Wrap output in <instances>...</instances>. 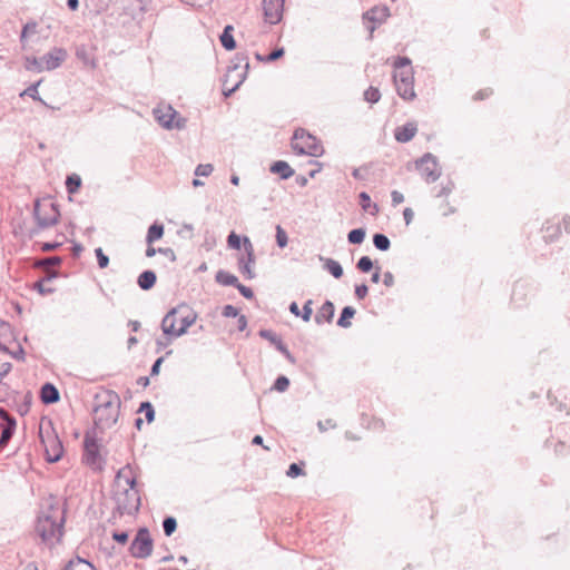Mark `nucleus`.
Instances as JSON below:
<instances>
[{
	"label": "nucleus",
	"mask_w": 570,
	"mask_h": 570,
	"mask_svg": "<svg viewBox=\"0 0 570 570\" xmlns=\"http://www.w3.org/2000/svg\"><path fill=\"white\" fill-rule=\"evenodd\" d=\"M389 16H390V10L387 7H375L371 10H368L364 14V18L372 22L382 23L383 21L386 20V18Z\"/></svg>",
	"instance_id": "412c9836"
},
{
	"label": "nucleus",
	"mask_w": 570,
	"mask_h": 570,
	"mask_svg": "<svg viewBox=\"0 0 570 570\" xmlns=\"http://www.w3.org/2000/svg\"><path fill=\"white\" fill-rule=\"evenodd\" d=\"M381 92L375 87H370L364 91V99L370 104H375L380 100Z\"/></svg>",
	"instance_id": "c9c22d12"
},
{
	"label": "nucleus",
	"mask_w": 570,
	"mask_h": 570,
	"mask_svg": "<svg viewBox=\"0 0 570 570\" xmlns=\"http://www.w3.org/2000/svg\"><path fill=\"white\" fill-rule=\"evenodd\" d=\"M276 243L281 248H284L288 243L287 233L281 225L276 226Z\"/></svg>",
	"instance_id": "58836bf2"
},
{
	"label": "nucleus",
	"mask_w": 570,
	"mask_h": 570,
	"mask_svg": "<svg viewBox=\"0 0 570 570\" xmlns=\"http://www.w3.org/2000/svg\"><path fill=\"white\" fill-rule=\"evenodd\" d=\"M522 289L523 285H515L512 293V301L515 305H520V301L522 299Z\"/></svg>",
	"instance_id": "5fc2aeb1"
},
{
	"label": "nucleus",
	"mask_w": 570,
	"mask_h": 570,
	"mask_svg": "<svg viewBox=\"0 0 570 570\" xmlns=\"http://www.w3.org/2000/svg\"><path fill=\"white\" fill-rule=\"evenodd\" d=\"M67 58V51L62 48H53L42 56L46 70L58 68Z\"/></svg>",
	"instance_id": "dca6fc26"
},
{
	"label": "nucleus",
	"mask_w": 570,
	"mask_h": 570,
	"mask_svg": "<svg viewBox=\"0 0 570 570\" xmlns=\"http://www.w3.org/2000/svg\"><path fill=\"white\" fill-rule=\"evenodd\" d=\"M138 411L145 413L146 420L149 423L155 420V410L150 402H142Z\"/></svg>",
	"instance_id": "e433bc0d"
},
{
	"label": "nucleus",
	"mask_w": 570,
	"mask_h": 570,
	"mask_svg": "<svg viewBox=\"0 0 570 570\" xmlns=\"http://www.w3.org/2000/svg\"><path fill=\"white\" fill-rule=\"evenodd\" d=\"M127 472H130L128 466L118 471L116 475L117 488L136 490V479L127 474Z\"/></svg>",
	"instance_id": "6ab92c4d"
},
{
	"label": "nucleus",
	"mask_w": 570,
	"mask_h": 570,
	"mask_svg": "<svg viewBox=\"0 0 570 570\" xmlns=\"http://www.w3.org/2000/svg\"><path fill=\"white\" fill-rule=\"evenodd\" d=\"M0 419L3 421L0 435V448H4L14 434L17 421L2 407H0Z\"/></svg>",
	"instance_id": "4468645a"
},
{
	"label": "nucleus",
	"mask_w": 570,
	"mask_h": 570,
	"mask_svg": "<svg viewBox=\"0 0 570 570\" xmlns=\"http://www.w3.org/2000/svg\"><path fill=\"white\" fill-rule=\"evenodd\" d=\"M65 517L59 504L50 503L47 510H42L38 517L36 531L41 540L52 546L62 537Z\"/></svg>",
	"instance_id": "f257e3e1"
},
{
	"label": "nucleus",
	"mask_w": 570,
	"mask_h": 570,
	"mask_svg": "<svg viewBox=\"0 0 570 570\" xmlns=\"http://www.w3.org/2000/svg\"><path fill=\"white\" fill-rule=\"evenodd\" d=\"M410 66H411V60L407 57H397L393 62V67L396 69V71L411 68Z\"/></svg>",
	"instance_id": "79ce46f5"
},
{
	"label": "nucleus",
	"mask_w": 570,
	"mask_h": 570,
	"mask_svg": "<svg viewBox=\"0 0 570 570\" xmlns=\"http://www.w3.org/2000/svg\"><path fill=\"white\" fill-rule=\"evenodd\" d=\"M80 186H81V178L78 175L72 174L67 177L66 187H67L68 193L73 194V193L78 191Z\"/></svg>",
	"instance_id": "72a5a7b5"
},
{
	"label": "nucleus",
	"mask_w": 570,
	"mask_h": 570,
	"mask_svg": "<svg viewBox=\"0 0 570 570\" xmlns=\"http://www.w3.org/2000/svg\"><path fill=\"white\" fill-rule=\"evenodd\" d=\"M163 529L167 537L171 535L177 529V521L173 517H166L163 521Z\"/></svg>",
	"instance_id": "f704fd0d"
},
{
	"label": "nucleus",
	"mask_w": 570,
	"mask_h": 570,
	"mask_svg": "<svg viewBox=\"0 0 570 570\" xmlns=\"http://www.w3.org/2000/svg\"><path fill=\"white\" fill-rule=\"evenodd\" d=\"M116 510L120 515H134L140 507V497L137 490L118 489L115 493Z\"/></svg>",
	"instance_id": "39448f33"
},
{
	"label": "nucleus",
	"mask_w": 570,
	"mask_h": 570,
	"mask_svg": "<svg viewBox=\"0 0 570 570\" xmlns=\"http://www.w3.org/2000/svg\"><path fill=\"white\" fill-rule=\"evenodd\" d=\"M292 148L298 155H309L314 157L321 156L324 151L317 138L303 128H298L294 131Z\"/></svg>",
	"instance_id": "20e7f679"
},
{
	"label": "nucleus",
	"mask_w": 570,
	"mask_h": 570,
	"mask_svg": "<svg viewBox=\"0 0 570 570\" xmlns=\"http://www.w3.org/2000/svg\"><path fill=\"white\" fill-rule=\"evenodd\" d=\"M415 167L429 184L436 181L442 174L438 158L431 153H426L417 159Z\"/></svg>",
	"instance_id": "1a4fd4ad"
},
{
	"label": "nucleus",
	"mask_w": 570,
	"mask_h": 570,
	"mask_svg": "<svg viewBox=\"0 0 570 570\" xmlns=\"http://www.w3.org/2000/svg\"><path fill=\"white\" fill-rule=\"evenodd\" d=\"M156 279H157V276H156L155 272L147 269V271H144L138 276L137 284L141 289L148 291L154 287Z\"/></svg>",
	"instance_id": "4be33fe9"
},
{
	"label": "nucleus",
	"mask_w": 570,
	"mask_h": 570,
	"mask_svg": "<svg viewBox=\"0 0 570 570\" xmlns=\"http://www.w3.org/2000/svg\"><path fill=\"white\" fill-rule=\"evenodd\" d=\"M40 399L45 404H53L59 401L60 394L53 384L45 383L40 390Z\"/></svg>",
	"instance_id": "a211bd4d"
},
{
	"label": "nucleus",
	"mask_w": 570,
	"mask_h": 570,
	"mask_svg": "<svg viewBox=\"0 0 570 570\" xmlns=\"http://www.w3.org/2000/svg\"><path fill=\"white\" fill-rule=\"evenodd\" d=\"M335 307L331 301L323 303L317 314L315 315L316 324L321 325L323 322L331 323L334 317Z\"/></svg>",
	"instance_id": "aec40b11"
},
{
	"label": "nucleus",
	"mask_w": 570,
	"mask_h": 570,
	"mask_svg": "<svg viewBox=\"0 0 570 570\" xmlns=\"http://www.w3.org/2000/svg\"><path fill=\"white\" fill-rule=\"evenodd\" d=\"M277 351H279L289 362L294 363V357L288 351L287 346L281 341H278L275 345Z\"/></svg>",
	"instance_id": "de8ad7c7"
},
{
	"label": "nucleus",
	"mask_w": 570,
	"mask_h": 570,
	"mask_svg": "<svg viewBox=\"0 0 570 570\" xmlns=\"http://www.w3.org/2000/svg\"><path fill=\"white\" fill-rule=\"evenodd\" d=\"M285 0H263L265 21L271 24L278 23L283 18Z\"/></svg>",
	"instance_id": "f8f14e48"
},
{
	"label": "nucleus",
	"mask_w": 570,
	"mask_h": 570,
	"mask_svg": "<svg viewBox=\"0 0 570 570\" xmlns=\"http://www.w3.org/2000/svg\"><path fill=\"white\" fill-rule=\"evenodd\" d=\"M368 293V287L367 285L365 284H360V285H356L355 286V296L358 298V299H363L366 297Z\"/></svg>",
	"instance_id": "6e6d98bb"
},
{
	"label": "nucleus",
	"mask_w": 570,
	"mask_h": 570,
	"mask_svg": "<svg viewBox=\"0 0 570 570\" xmlns=\"http://www.w3.org/2000/svg\"><path fill=\"white\" fill-rule=\"evenodd\" d=\"M45 282L41 279L37 283H35L33 285V288L40 294V295H48V294H51L53 293V288L52 287H47L45 286L43 284Z\"/></svg>",
	"instance_id": "3c124183"
},
{
	"label": "nucleus",
	"mask_w": 570,
	"mask_h": 570,
	"mask_svg": "<svg viewBox=\"0 0 570 570\" xmlns=\"http://www.w3.org/2000/svg\"><path fill=\"white\" fill-rule=\"evenodd\" d=\"M383 284L387 287H391L394 285V276L391 272H385L383 277Z\"/></svg>",
	"instance_id": "774afa93"
},
{
	"label": "nucleus",
	"mask_w": 570,
	"mask_h": 570,
	"mask_svg": "<svg viewBox=\"0 0 570 570\" xmlns=\"http://www.w3.org/2000/svg\"><path fill=\"white\" fill-rule=\"evenodd\" d=\"M33 215L40 228H48L58 223L60 213L55 203L49 200H36Z\"/></svg>",
	"instance_id": "0eeeda50"
},
{
	"label": "nucleus",
	"mask_w": 570,
	"mask_h": 570,
	"mask_svg": "<svg viewBox=\"0 0 570 570\" xmlns=\"http://www.w3.org/2000/svg\"><path fill=\"white\" fill-rule=\"evenodd\" d=\"M271 171L273 174L279 175L282 179H288L294 175V170L291 166L284 160H277L271 166Z\"/></svg>",
	"instance_id": "5701e85b"
},
{
	"label": "nucleus",
	"mask_w": 570,
	"mask_h": 570,
	"mask_svg": "<svg viewBox=\"0 0 570 570\" xmlns=\"http://www.w3.org/2000/svg\"><path fill=\"white\" fill-rule=\"evenodd\" d=\"M164 362V357H158L151 366L150 375H157L160 371V365Z\"/></svg>",
	"instance_id": "69168bd1"
},
{
	"label": "nucleus",
	"mask_w": 570,
	"mask_h": 570,
	"mask_svg": "<svg viewBox=\"0 0 570 570\" xmlns=\"http://www.w3.org/2000/svg\"><path fill=\"white\" fill-rule=\"evenodd\" d=\"M153 552V540L147 528L138 530L130 544V553L135 558L145 559Z\"/></svg>",
	"instance_id": "9d476101"
},
{
	"label": "nucleus",
	"mask_w": 570,
	"mask_h": 570,
	"mask_svg": "<svg viewBox=\"0 0 570 570\" xmlns=\"http://www.w3.org/2000/svg\"><path fill=\"white\" fill-rule=\"evenodd\" d=\"M416 132L417 126L415 122L411 121L397 127L394 131V138L399 142H407L413 139Z\"/></svg>",
	"instance_id": "f3484780"
},
{
	"label": "nucleus",
	"mask_w": 570,
	"mask_h": 570,
	"mask_svg": "<svg viewBox=\"0 0 570 570\" xmlns=\"http://www.w3.org/2000/svg\"><path fill=\"white\" fill-rule=\"evenodd\" d=\"M365 235L366 232L364 228H355L347 234V240L351 244L360 245L364 242Z\"/></svg>",
	"instance_id": "2f4dec72"
},
{
	"label": "nucleus",
	"mask_w": 570,
	"mask_h": 570,
	"mask_svg": "<svg viewBox=\"0 0 570 570\" xmlns=\"http://www.w3.org/2000/svg\"><path fill=\"white\" fill-rule=\"evenodd\" d=\"M373 262L368 256H362L356 263L357 269L361 271L362 273L370 272L373 268Z\"/></svg>",
	"instance_id": "4c0bfd02"
},
{
	"label": "nucleus",
	"mask_w": 570,
	"mask_h": 570,
	"mask_svg": "<svg viewBox=\"0 0 570 570\" xmlns=\"http://www.w3.org/2000/svg\"><path fill=\"white\" fill-rule=\"evenodd\" d=\"M26 68L30 71H37V72H41V71L46 70L42 57L27 58Z\"/></svg>",
	"instance_id": "473e14b6"
},
{
	"label": "nucleus",
	"mask_w": 570,
	"mask_h": 570,
	"mask_svg": "<svg viewBox=\"0 0 570 570\" xmlns=\"http://www.w3.org/2000/svg\"><path fill=\"white\" fill-rule=\"evenodd\" d=\"M95 254L97 257V263L100 268H106L109 264V257L104 253V250L98 247L95 249Z\"/></svg>",
	"instance_id": "37998d69"
},
{
	"label": "nucleus",
	"mask_w": 570,
	"mask_h": 570,
	"mask_svg": "<svg viewBox=\"0 0 570 570\" xmlns=\"http://www.w3.org/2000/svg\"><path fill=\"white\" fill-rule=\"evenodd\" d=\"M284 48H277L275 49L274 51H272L268 57H267V61H275L277 59H279L281 57H283L284 55Z\"/></svg>",
	"instance_id": "680f3d73"
},
{
	"label": "nucleus",
	"mask_w": 570,
	"mask_h": 570,
	"mask_svg": "<svg viewBox=\"0 0 570 570\" xmlns=\"http://www.w3.org/2000/svg\"><path fill=\"white\" fill-rule=\"evenodd\" d=\"M360 199H361L362 208L364 210H366L371 203V198H370L368 194H366L365 191H362L360 194Z\"/></svg>",
	"instance_id": "0e129e2a"
},
{
	"label": "nucleus",
	"mask_w": 570,
	"mask_h": 570,
	"mask_svg": "<svg viewBox=\"0 0 570 570\" xmlns=\"http://www.w3.org/2000/svg\"><path fill=\"white\" fill-rule=\"evenodd\" d=\"M242 238L236 233L232 232L227 237V245L233 249H239L242 246Z\"/></svg>",
	"instance_id": "c03bdc74"
},
{
	"label": "nucleus",
	"mask_w": 570,
	"mask_h": 570,
	"mask_svg": "<svg viewBox=\"0 0 570 570\" xmlns=\"http://www.w3.org/2000/svg\"><path fill=\"white\" fill-rule=\"evenodd\" d=\"M302 315L301 317L303 318L304 322H308L311 320V316L313 314V309H312V301L308 299L304 306H303V311L301 312Z\"/></svg>",
	"instance_id": "8fccbe9b"
},
{
	"label": "nucleus",
	"mask_w": 570,
	"mask_h": 570,
	"mask_svg": "<svg viewBox=\"0 0 570 570\" xmlns=\"http://www.w3.org/2000/svg\"><path fill=\"white\" fill-rule=\"evenodd\" d=\"M413 217L414 213L411 208L407 207L403 210V218L406 225H410L412 223Z\"/></svg>",
	"instance_id": "338daca9"
},
{
	"label": "nucleus",
	"mask_w": 570,
	"mask_h": 570,
	"mask_svg": "<svg viewBox=\"0 0 570 570\" xmlns=\"http://www.w3.org/2000/svg\"><path fill=\"white\" fill-rule=\"evenodd\" d=\"M233 30V26L228 24L224 28L223 33L219 37L220 43L226 50H233L236 48Z\"/></svg>",
	"instance_id": "393cba45"
},
{
	"label": "nucleus",
	"mask_w": 570,
	"mask_h": 570,
	"mask_svg": "<svg viewBox=\"0 0 570 570\" xmlns=\"http://www.w3.org/2000/svg\"><path fill=\"white\" fill-rule=\"evenodd\" d=\"M164 235V225L159 223H154L149 226L147 236H146V243L148 245H151L156 240L160 239Z\"/></svg>",
	"instance_id": "bb28decb"
},
{
	"label": "nucleus",
	"mask_w": 570,
	"mask_h": 570,
	"mask_svg": "<svg viewBox=\"0 0 570 570\" xmlns=\"http://www.w3.org/2000/svg\"><path fill=\"white\" fill-rule=\"evenodd\" d=\"M249 68V63L246 62L245 63V69L244 71H242L240 73H238V80L232 86V87H225L224 90H223V95L225 97H230L238 88L239 86L243 83V81L245 80L246 78V72H247V69Z\"/></svg>",
	"instance_id": "7c9ffc66"
},
{
	"label": "nucleus",
	"mask_w": 570,
	"mask_h": 570,
	"mask_svg": "<svg viewBox=\"0 0 570 570\" xmlns=\"http://www.w3.org/2000/svg\"><path fill=\"white\" fill-rule=\"evenodd\" d=\"M45 444L46 455L48 462H57L61 459L63 446L57 435H49L47 440L42 439Z\"/></svg>",
	"instance_id": "2eb2a0df"
},
{
	"label": "nucleus",
	"mask_w": 570,
	"mask_h": 570,
	"mask_svg": "<svg viewBox=\"0 0 570 570\" xmlns=\"http://www.w3.org/2000/svg\"><path fill=\"white\" fill-rule=\"evenodd\" d=\"M355 313L356 311L354 307L345 306L341 312L340 318L337 320V325L342 328H348L352 325L350 320L354 317Z\"/></svg>",
	"instance_id": "c85d7f7f"
},
{
	"label": "nucleus",
	"mask_w": 570,
	"mask_h": 570,
	"mask_svg": "<svg viewBox=\"0 0 570 570\" xmlns=\"http://www.w3.org/2000/svg\"><path fill=\"white\" fill-rule=\"evenodd\" d=\"M317 428L321 432H325L327 431L328 429H334L336 428V423L332 420V419H327L325 421H318L317 422Z\"/></svg>",
	"instance_id": "603ef678"
},
{
	"label": "nucleus",
	"mask_w": 570,
	"mask_h": 570,
	"mask_svg": "<svg viewBox=\"0 0 570 570\" xmlns=\"http://www.w3.org/2000/svg\"><path fill=\"white\" fill-rule=\"evenodd\" d=\"M259 336L275 345L281 338L271 330H261Z\"/></svg>",
	"instance_id": "49530a36"
},
{
	"label": "nucleus",
	"mask_w": 570,
	"mask_h": 570,
	"mask_svg": "<svg viewBox=\"0 0 570 570\" xmlns=\"http://www.w3.org/2000/svg\"><path fill=\"white\" fill-rule=\"evenodd\" d=\"M213 170L214 167L212 164H199L195 169V175L207 177L213 173Z\"/></svg>",
	"instance_id": "a19ab883"
},
{
	"label": "nucleus",
	"mask_w": 570,
	"mask_h": 570,
	"mask_svg": "<svg viewBox=\"0 0 570 570\" xmlns=\"http://www.w3.org/2000/svg\"><path fill=\"white\" fill-rule=\"evenodd\" d=\"M236 288L239 291V293H240L245 298H253L254 293H253L252 288H249V287H247V286H245V285H243V284H240V283L238 284V286H237Z\"/></svg>",
	"instance_id": "bf43d9fd"
},
{
	"label": "nucleus",
	"mask_w": 570,
	"mask_h": 570,
	"mask_svg": "<svg viewBox=\"0 0 570 570\" xmlns=\"http://www.w3.org/2000/svg\"><path fill=\"white\" fill-rule=\"evenodd\" d=\"M373 245L376 249L386 252L391 247V242L386 235L376 233L373 236Z\"/></svg>",
	"instance_id": "c756f323"
},
{
	"label": "nucleus",
	"mask_w": 570,
	"mask_h": 570,
	"mask_svg": "<svg viewBox=\"0 0 570 570\" xmlns=\"http://www.w3.org/2000/svg\"><path fill=\"white\" fill-rule=\"evenodd\" d=\"M153 114L157 122L165 129H183L186 126V119L170 105H159L154 108Z\"/></svg>",
	"instance_id": "423d86ee"
},
{
	"label": "nucleus",
	"mask_w": 570,
	"mask_h": 570,
	"mask_svg": "<svg viewBox=\"0 0 570 570\" xmlns=\"http://www.w3.org/2000/svg\"><path fill=\"white\" fill-rule=\"evenodd\" d=\"M243 245L246 255H242L238 258V269L247 279H253L255 277V273L253 269L255 265L254 247L250 239L247 236L243 238Z\"/></svg>",
	"instance_id": "9b49d317"
},
{
	"label": "nucleus",
	"mask_w": 570,
	"mask_h": 570,
	"mask_svg": "<svg viewBox=\"0 0 570 570\" xmlns=\"http://www.w3.org/2000/svg\"><path fill=\"white\" fill-rule=\"evenodd\" d=\"M289 386V380L285 375H279L273 385V389L277 392H285Z\"/></svg>",
	"instance_id": "ea45409f"
},
{
	"label": "nucleus",
	"mask_w": 570,
	"mask_h": 570,
	"mask_svg": "<svg viewBox=\"0 0 570 570\" xmlns=\"http://www.w3.org/2000/svg\"><path fill=\"white\" fill-rule=\"evenodd\" d=\"M120 399L116 393H109L95 407L94 422L97 430L104 432L118 421Z\"/></svg>",
	"instance_id": "7ed1b4c3"
},
{
	"label": "nucleus",
	"mask_w": 570,
	"mask_h": 570,
	"mask_svg": "<svg viewBox=\"0 0 570 570\" xmlns=\"http://www.w3.org/2000/svg\"><path fill=\"white\" fill-rule=\"evenodd\" d=\"M63 570H97L89 561L77 557L68 562Z\"/></svg>",
	"instance_id": "cd10ccee"
},
{
	"label": "nucleus",
	"mask_w": 570,
	"mask_h": 570,
	"mask_svg": "<svg viewBox=\"0 0 570 570\" xmlns=\"http://www.w3.org/2000/svg\"><path fill=\"white\" fill-rule=\"evenodd\" d=\"M391 198H392V204H393V206H397V205H400L401 203H403V202H404V196H403V194H402L401 191H399V190H393V191L391 193Z\"/></svg>",
	"instance_id": "13d9d810"
},
{
	"label": "nucleus",
	"mask_w": 570,
	"mask_h": 570,
	"mask_svg": "<svg viewBox=\"0 0 570 570\" xmlns=\"http://www.w3.org/2000/svg\"><path fill=\"white\" fill-rule=\"evenodd\" d=\"M85 454L83 459L86 463L92 468H96L100 464V455H99V444L96 440V436L91 435L89 432L85 435L83 440Z\"/></svg>",
	"instance_id": "ddd939ff"
},
{
	"label": "nucleus",
	"mask_w": 570,
	"mask_h": 570,
	"mask_svg": "<svg viewBox=\"0 0 570 570\" xmlns=\"http://www.w3.org/2000/svg\"><path fill=\"white\" fill-rule=\"evenodd\" d=\"M197 314L187 305L171 308L161 321L163 333L169 338L180 337L196 322Z\"/></svg>",
	"instance_id": "f03ea898"
},
{
	"label": "nucleus",
	"mask_w": 570,
	"mask_h": 570,
	"mask_svg": "<svg viewBox=\"0 0 570 570\" xmlns=\"http://www.w3.org/2000/svg\"><path fill=\"white\" fill-rule=\"evenodd\" d=\"M39 83L40 82H37V83H33V85L29 86L21 95L22 96L27 95V96L31 97L35 100L43 102V100L38 95V86H39Z\"/></svg>",
	"instance_id": "a18cd8bd"
},
{
	"label": "nucleus",
	"mask_w": 570,
	"mask_h": 570,
	"mask_svg": "<svg viewBox=\"0 0 570 570\" xmlns=\"http://www.w3.org/2000/svg\"><path fill=\"white\" fill-rule=\"evenodd\" d=\"M215 279L218 284L224 285V286L237 287L239 284L238 278L235 275H233L226 271H223V269H220L216 273Z\"/></svg>",
	"instance_id": "a878e982"
},
{
	"label": "nucleus",
	"mask_w": 570,
	"mask_h": 570,
	"mask_svg": "<svg viewBox=\"0 0 570 570\" xmlns=\"http://www.w3.org/2000/svg\"><path fill=\"white\" fill-rule=\"evenodd\" d=\"M303 474H304V471L299 466V464H297V463H292L288 466V470L286 472V475L289 476V478H296V476H299V475H303Z\"/></svg>",
	"instance_id": "09e8293b"
},
{
	"label": "nucleus",
	"mask_w": 570,
	"mask_h": 570,
	"mask_svg": "<svg viewBox=\"0 0 570 570\" xmlns=\"http://www.w3.org/2000/svg\"><path fill=\"white\" fill-rule=\"evenodd\" d=\"M61 264V258L59 256H51L42 259L38 265L39 266H56Z\"/></svg>",
	"instance_id": "864d4df0"
},
{
	"label": "nucleus",
	"mask_w": 570,
	"mask_h": 570,
	"mask_svg": "<svg viewBox=\"0 0 570 570\" xmlns=\"http://www.w3.org/2000/svg\"><path fill=\"white\" fill-rule=\"evenodd\" d=\"M112 539L118 543L125 544L128 541V533L125 531L114 532Z\"/></svg>",
	"instance_id": "052dcab7"
},
{
	"label": "nucleus",
	"mask_w": 570,
	"mask_h": 570,
	"mask_svg": "<svg viewBox=\"0 0 570 570\" xmlns=\"http://www.w3.org/2000/svg\"><path fill=\"white\" fill-rule=\"evenodd\" d=\"M157 253L165 255L168 257L171 262L176 261L175 252L171 248H157Z\"/></svg>",
	"instance_id": "e2e57ef3"
},
{
	"label": "nucleus",
	"mask_w": 570,
	"mask_h": 570,
	"mask_svg": "<svg viewBox=\"0 0 570 570\" xmlns=\"http://www.w3.org/2000/svg\"><path fill=\"white\" fill-rule=\"evenodd\" d=\"M397 95L404 100H413L416 97L414 90V72L412 68L395 71L393 75Z\"/></svg>",
	"instance_id": "6e6552de"
},
{
	"label": "nucleus",
	"mask_w": 570,
	"mask_h": 570,
	"mask_svg": "<svg viewBox=\"0 0 570 570\" xmlns=\"http://www.w3.org/2000/svg\"><path fill=\"white\" fill-rule=\"evenodd\" d=\"M320 261L324 262V268L335 278L343 276V268L341 264L332 258L320 256Z\"/></svg>",
	"instance_id": "b1692460"
},
{
	"label": "nucleus",
	"mask_w": 570,
	"mask_h": 570,
	"mask_svg": "<svg viewBox=\"0 0 570 570\" xmlns=\"http://www.w3.org/2000/svg\"><path fill=\"white\" fill-rule=\"evenodd\" d=\"M223 316L225 317H237L238 316V309L234 307L233 305H225L222 312Z\"/></svg>",
	"instance_id": "4d7b16f0"
}]
</instances>
